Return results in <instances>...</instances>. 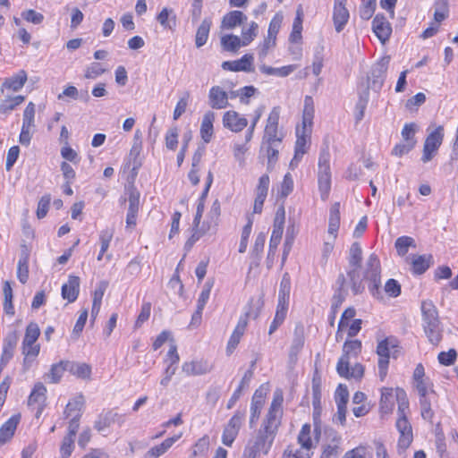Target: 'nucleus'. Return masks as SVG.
<instances>
[{"mask_svg": "<svg viewBox=\"0 0 458 458\" xmlns=\"http://www.w3.org/2000/svg\"><path fill=\"white\" fill-rule=\"evenodd\" d=\"M282 403V394H276L260 429L258 431L255 438L249 441L244 450L245 458H256L260 453H268L281 425L283 416Z\"/></svg>", "mask_w": 458, "mask_h": 458, "instance_id": "nucleus-1", "label": "nucleus"}, {"mask_svg": "<svg viewBox=\"0 0 458 458\" xmlns=\"http://www.w3.org/2000/svg\"><path fill=\"white\" fill-rule=\"evenodd\" d=\"M263 306V301L259 298L258 300L251 299L249 302L248 310L240 317L238 323L230 336L226 346V352L228 355L232 354L239 344L242 336L244 335L248 326L249 318L256 319L259 315V310Z\"/></svg>", "mask_w": 458, "mask_h": 458, "instance_id": "nucleus-2", "label": "nucleus"}, {"mask_svg": "<svg viewBox=\"0 0 458 458\" xmlns=\"http://www.w3.org/2000/svg\"><path fill=\"white\" fill-rule=\"evenodd\" d=\"M381 264L377 254L371 253L366 260L363 269V279L368 283L371 295L382 299L381 292Z\"/></svg>", "mask_w": 458, "mask_h": 458, "instance_id": "nucleus-3", "label": "nucleus"}, {"mask_svg": "<svg viewBox=\"0 0 458 458\" xmlns=\"http://www.w3.org/2000/svg\"><path fill=\"white\" fill-rule=\"evenodd\" d=\"M430 125L427 130L428 134L424 142L421 157L423 163L429 162L435 157L444 140V127L442 125H438L434 129Z\"/></svg>", "mask_w": 458, "mask_h": 458, "instance_id": "nucleus-4", "label": "nucleus"}, {"mask_svg": "<svg viewBox=\"0 0 458 458\" xmlns=\"http://www.w3.org/2000/svg\"><path fill=\"white\" fill-rule=\"evenodd\" d=\"M361 352V342L359 340L346 341L343 346V355L336 366L337 373L341 377L349 376V364L352 357H357Z\"/></svg>", "mask_w": 458, "mask_h": 458, "instance_id": "nucleus-5", "label": "nucleus"}, {"mask_svg": "<svg viewBox=\"0 0 458 458\" xmlns=\"http://www.w3.org/2000/svg\"><path fill=\"white\" fill-rule=\"evenodd\" d=\"M396 429L399 433L397 442V452L403 454L410 447L413 441V431L408 418H397L395 422Z\"/></svg>", "mask_w": 458, "mask_h": 458, "instance_id": "nucleus-6", "label": "nucleus"}, {"mask_svg": "<svg viewBox=\"0 0 458 458\" xmlns=\"http://www.w3.org/2000/svg\"><path fill=\"white\" fill-rule=\"evenodd\" d=\"M326 442L322 445V454L320 458H338L342 453L341 436L334 429H327L326 432Z\"/></svg>", "mask_w": 458, "mask_h": 458, "instance_id": "nucleus-7", "label": "nucleus"}, {"mask_svg": "<svg viewBox=\"0 0 458 458\" xmlns=\"http://www.w3.org/2000/svg\"><path fill=\"white\" fill-rule=\"evenodd\" d=\"M390 63V56L385 55L381 57L371 68L370 77L369 78L370 81V86L375 91H378L381 89L386 72L388 69V65Z\"/></svg>", "mask_w": 458, "mask_h": 458, "instance_id": "nucleus-8", "label": "nucleus"}, {"mask_svg": "<svg viewBox=\"0 0 458 458\" xmlns=\"http://www.w3.org/2000/svg\"><path fill=\"white\" fill-rule=\"evenodd\" d=\"M126 191L129 195V208L126 216V227L134 228L139 212L140 192L133 185L129 186Z\"/></svg>", "mask_w": 458, "mask_h": 458, "instance_id": "nucleus-9", "label": "nucleus"}, {"mask_svg": "<svg viewBox=\"0 0 458 458\" xmlns=\"http://www.w3.org/2000/svg\"><path fill=\"white\" fill-rule=\"evenodd\" d=\"M347 0H335L333 10V21L335 30L337 33L344 30L347 24L350 13L346 8Z\"/></svg>", "mask_w": 458, "mask_h": 458, "instance_id": "nucleus-10", "label": "nucleus"}, {"mask_svg": "<svg viewBox=\"0 0 458 458\" xmlns=\"http://www.w3.org/2000/svg\"><path fill=\"white\" fill-rule=\"evenodd\" d=\"M19 340L16 331H12L6 335L4 339L3 352L0 358V371L7 365L13 357L14 350Z\"/></svg>", "mask_w": 458, "mask_h": 458, "instance_id": "nucleus-11", "label": "nucleus"}, {"mask_svg": "<svg viewBox=\"0 0 458 458\" xmlns=\"http://www.w3.org/2000/svg\"><path fill=\"white\" fill-rule=\"evenodd\" d=\"M284 209L281 208L276 212V216L274 224V228L269 241V250L268 255L275 254L277 246L280 243L283 230H284Z\"/></svg>", "mask_w": 458, "mask_h": 458, "instance_id": "nucleus-12", "label": "nucleus"}, {"mask_svg": "<svg viewBox=\"0 0 458 458\" xmlns=\"http://www.w3.org/2000/svg\"><path fill=\"white\" fill-rule=\"evenodd\" d=\"M377 354L378 355V374L381 381H383L387 374L390 357V343L387 338L378 343Z\"/></svg>", "mask_w": 458, "mask_h": 458, "instance_id": "nucleus-13", "label": "nucleus"}, {"mask_svg": "<svg viewBox=\"0 0 458 458\" xmlns=\"http://www.w3.org/2000/svg\"><path fill=\"white\" fill-rule=\"evenodd\" d=\"M406 261L411 265V270L413 274L422 275L433 264V256L431 254H413L407 257Z\"/></svg>", "mask_w": 458, "mask_h": 458, "instance_id": "nucleus-14", "label": "nucleus"}, {"mask_svg": "<svg viewBox=\"0 0 458 458\" xmlns=\"http://www.w3.org/2000/svg\"><path fill=\"white\" fill-rule=\"evenodd\" d=\"M254 57L250 54L244 55L242 58L234 61H225L222 64V68L231 72H251L254 71L253 67Z\"/></svg>", "mask_w": 458, "mask_h": 458, "instance_id": "nucleus-15", "label": "nucleus"}, {"mask_svg": "<svg viewBox=\"0 0 458 458\" xmlns=\"http://www.w3.org/2000/svg\"><path fill=\"white\" fill-rule=\"evenodd\" d=\"M346 279L344 273H340L336 279L337 289L335 290L332 301H331V312L333 315V318L337 313L339 308L344 301L347 296V291L345 289Z\"/></svg>", "mask_w": 458, "mask_h": 458, "instance_id": "nucleus-16", "label": "nucleus"}, {"mask_svg": "<svg viewBox=\"0 0 458 458\" xmlns=\"http://www.w3.org/2000/svg\"><path fill=\"white\" fill-rule=\"evenodd\" d=\"M223 125L233 132H240L247 127L248 120L236 111L230 110L223 115Z\"/></svg>", "mask_w": 458, "mask_h": 458, "instance_id": "nucleus-17", "label": "nucleus"}, {"mask_svg": "<svg viewBox=\"0 0 458 458\" xmlns=\"http://www.w3.org/2000/svg\"><path fill=\"white\" fill-rule=\"evenodd\" d=\"M208 105L213 109H224L229 106L227 93L219 86H213L208 92Z\"/></svg>", "mask_w": 458, "mask_h": 458, "instance_id": "nucleus-18", "label": "nucleus"}, {"mask_svg": "<svg viewBox=\"0 0 458 458\" xmlns=\"http://www.w3.org/2000/svg\"><path fill=\"white\" fill-rule=\"evenodd\" d=\"M373 31L378 39L385 43L388 40L391 33L392 28L388 21L383 14H377L372 22Z\"/></svg>", "mask_w": 458, "mask_h": 458, "instance_id": "nucleus-19", "label": "nucleus"}, {"mask_svg": "<svg viewBox=\"0 0 458 458\" xmlns=\"http://www.w3.org/2000/svg\"><path fill=\"white\" fill-rule=\"evenodd\" d=\"M360 268L348 267L345 279L348 278L350 288L354 295L361 294L365 291L363 277L360 271Z\"/></svg>", "mask_w": 458, "mask_h": 458, "instance_id": "nucleus-20", "label": "nucleus"}, {"mask_svg": "<svg viewBox=\"0 0 458 458\" xmlns=\"http://www.w3.org/2000/svg\"><path fill=\"white\" fill-rule=\"evenodd\" d=\"M265 403V393H263L261 388H259L255 391L250 404V426L253 428L256 422L258 421L261 410L263 408Z\"/></svg>", "mask_w": 458, "mask_h": 458, "instance_id": "nucleus-21", "label": "nucleus"}, {"mask_svg": "<svg viewBox=\"0 0 458 458\" xmlns=\"http://www.w3.org/2000/svg\"><path fill=\"white\" fill-rule=\"evenodd\" d=\"M216 119V114L213 111H208L204 114L200 124V137L205 143H209L214 134L213 123Z\"/></svg>", "mask_w": 458, "mask_h": 458, "instance_id": "nucleus-22", "label": "nucleus"}, {"mask_svg": "<svg viewBox=\"0 0 458 458\" xmlns=\"http://www.w3.org/2000/svg\"><path fill=\"white\" fill-rule=\"evenodd\" d=\"M80 291V278L76 276H70L68 282L62 286V297L69 302L76 301Z\"/></svg>", "mask_w": 458, "mask_h": 458, "instance_id": "nucleus-23", "label": "nucleus"}, {"mask_svg": "<svg viewBox=\"0 0 458 458\" xmlns=\"http://www.w3.org/2000/svg\"><path fill=\"white\" fill-rule=\"evenodd\" d=\"M27 79L26 72L24 70H21L16 74L4 80L1 87V91L3 92L4 89L18 91L24 86Z\"/></svg>", "mask_w": 458, "mask_h": 458, "instance_id": "nucleus-24", "label": "nucleus"}, {"mask_svg": "<svg viewBox=\"0 0 458 458\" xmlns=\"http://www.w3.org/2000/svg\"><path fill=\"white\" fill-rule=\"evenodd\" d=\"M435 402H437V394L432 389H430L428 395L420 397V414L425 420H432L434 417V411L431 408V405Z\"/></svg>", "mask_w": 458, "mask_h": 458, "instance_id": "nucleus-25", "label": "nucleus"}, {"mask_svg": "<svg viewBox=\"0 0 458 458\" xmlns=\"http://www.w3.org/2000/svg\"><path fill=\"white\" fill-rule=\"evenodd\" d=\"M30 252L26 246H22L17 266V277L21 284H25L29 278Z\"/></svg>", "mask_w": 458, "mask_h": 458, "instance_id": "nucleus-26", "label": "nucleus"}, {"mask_svg": "<svg viewBox=\"0 0 458 458\" xmlns=\"http://www.w3.org/2000/svg\"><path fill=\"white\" fill-rule=\"evenodd\" d=\"M182 437V433L172 437L165 439L160 445L150 448L145 454L144 458H157L164 454L178 439Z\"/></svg>", "mask_w": 458, "mask_h": 458, "instance_id": "nucleus-27", "label": "nucleus"}, {"mask_svg": "<svg viewBox=\"0 0 458 458\" xmlns=\"http://www.w3.org/2000/svg\"><path fill=\"white\" fill-rule=\"evenodd\" d=\"M19 421L20 415H13L4 424H3L0 428V445L5 444L13 437Z\"/></svg>", "mask_w": 458, "mask_h": 458, "instance_id": "nucleus-28", "label": "nucleus"}, {"mask_svg": "<svg viewBox=\"0 0 458 458\" xmlns=\"http://www.w3.org/2000/svg\"><path fill=\"white\" fill-rule=\"evenodd\" d=\"M66 370L79 378H89L91 368L87 363L66 360Z\"/></svg>", "mask_w": 458, "mask_h": 458, "instance_id": "nucleus-29", "label": "nucleus"}, {"mask_svg": "<svg viewBox=\"0 0 458 458\" xmlns=\"http://www.w3.org/2000/svg\"><path fill=\"white\" fill-rule=\"evenodd\" d=\"M84 398L82 394L74 397L70 401L64 409V415L65 418H81L82 415V409L84 406Z\"/></svg>", "mask_w": 458, "mask_h": 458, "instance_id": "nucleus-30", "label": "nucleus"}, {"mask_svg": "<svg viewBox=\"0 0 458 458\" xmlns=\"http://www.w3.org/2000/svg\"><path fill=\"white\" fill-rule=\"evenodd\" d=\"M182 370L187 376L204 375L210 371L207 363L202 361H187L182 366Z\"/></svg>", "mask_w": 458, "mask_h": 458, "instance_id": "nucleus-31", "label": "nucleus"}, {"mask_svg": "<svg viewBox=\"0 0 458 458\" xmlns=\"http://www.w3.org/2000/svg\"><path fill=\"white\" fill-rule=\"evenodd\" d=\"M340 226V203L335 202L330 208L328 219V233L336 238V233Z\"/></svg>", "mask_w": 458, "mask_h": 458, "instance_id": "nucleus-32", "label": "nucleus"}, {"mask_svg": "<svg viewBox=\"0 0 458 458\" xmlns=\"http://www.w3.org/2000/svg\"><path fill=\"white\" fill-rule=\"evenodd\" d=\"M247 20V16L241 11H232L224 16L222 26L225 29L231 30L237 25L242 24Z\"/></svg>", "mask_w": 458, "mask_h": 458, "instance_id": "nucleus-33", "label": "nucleus"}, {"mask_svg": "<svg viewBox=\"0 0 458 458\" xmlns=\"http://www.w3.org/2000/svg\"><path fill=\"white\" fill-rule=\"evenodd\" d=\"M64 371L66 370V360H61L58 363L53 364L48 373L44 377L45 380H48L49 383L57 384Z\"/></svg>", "mask_w": 458, "mask_h": 458, "instance_id": "nucleus-34", "label": "nucleus"}, {"mask_svg": "<svg viewBox=\"0 0 458 458\" xmlns=\"http://www.w3.org/2000/svg\"><path fill=\"white\" fill-rule=\"evenodd\" d=\"M46 386L40 382L37 383L29 396V406L44 404L46 401Z\"/></svg>", "mask_w": 458, "mask_h": 458, "instance_id": "nucleus-35", "label": "nucleus"}, {"mask_svg": "<svg viewBox=\"0 0 458 458\" xmlns=\"http://www.w3.org/2000/svg\"><path fill=\"white\" fill-rule=\"evenodd\" d=\"M362 261V250L359 242L352 244L348 255V267L360 268Z\"/></svg>", "mask_w": 458, "mask_h": 458, "instance_id": "nucleus-36", "label": "nucleus"}, {"mask_svg": "<svg viewBox=\"0 0 458 458\" xmlns=\"http://www.w3.org/2000/svg\"><path fill=\"white\" fill-rule=\"evenodd\" d=\"M210 27L211 21L209 19H204L196 32L195 44L197 47H200L207 43Z\"/></svg>", "mask_w": 458, "mask_h": 458, "instance_id": "nucleus-37", "label": "nucleus"}, {"mask_svg": "<svg viewBox=\"0 0 458 458\" xmlns=\"http://www.w3.org/2000/svg\"><path fill=\"white\" fill-rule=\"evenodd\" d=\"M291 291V281L287 274H284L280 283V289L278 292V304L287 306L289 303Z\"/></svg>", "mask_w": 458, "mask_h": 458, "instance_id": "nucleus-38", "label": "nucleus"}, {"mask_svg": "<svg viewBox=\"0 0 458 458\" xmlns=\"http://www.w3.org/2000/svg\"><path fill=\"white\" fill-rule=\"evenodd\" d=\"M421 311H422L424 325L439 321L437 310L432 302L422 301Z\"/></svg>", "mask_w": 458, "mask_h": 458, "instance_id": "nucleus-39", "label": "nucleus"}, {"mask_svg": "<svg viewBox=\"0 0 458 458\" xmlns=\"http://www.w3.org/2000/svg\"><path fill=\"white\" fill-rule=\"evenodd\" d=\"M425 334L432 344H438L442 339L439 321L424 325Z\"/></svg>", "mask_w": 458, "mask_h": 458, "instance_id": "nucleus-40", "label": "nucleus"}, {"mask_svg": "<svg viewBox=\"0 0 458 458\" xmlns=\"http://www.w3.org/2000/svg\"><path fill=\"white\" fill-rule=\"evenodd\" d=\"M259 69L262 73H265L267 75H276L278 77H286L296 69V66L291 64V65H286V66H283L280 68H274V67L267 66L264 64V65H261Z\"/></svg>", "mask_w": 458, "mask_h": 458, "instance_id": "nucleus-41", "label": "nucleus"}, {"mask_svg": "<svg viewBox=\"0 0 458 458\" xmlns=\"http://www.w3.org/2000/svg\"><path fill=\"white\" fill-rule=\"evenodd\" d=\"M221 45L224 50L235 53L242 46V39L235 35H225L221 38Z\"/></svg>", "mask_w": 458, "mask_h": 458, "instance_id": "nucleus-42", "label": "nucleus"}, {"mask_svg": "<svg viewBox=\"0 0 458 458\" xmlns=\"http://www.w3.org/2000/svg\"><path fill=\"white\" fill-rule=\"evenodd\" d=\"M318 175H331L330 153L327 149H322L318 157Z\"/></svg>", "mask_w": 458, "mask_h": 458, "instance_id": "nucleus-43", "label": "nucleus"}, {"mask_svg": "<svg viewBox=\"0 0 458 458\" xmlns=\"http://www.w3.org/2000/svg\"><path fill=\"white\" fill-rule=\"evenodd\" d=\"M4 296V310L6 314L13 316L14 314V307L13 304V289L8 281H5L3 287Z\"/></svg>", "mask_w": 458, "mask_h": 458, "instance_id": "nucleus-44", "label": "nucleus"}, {"mask_svg": "<svg viewBox=\"0 0 458 458\" xmlns=\"http://www.w3.org/2000/svg\"><path fill=\"white\" fill-rule=\"evenodd\" d=\"M418 131V125L415 123H405L402 130L403 141L411 144L413 147L417 144L415 133Z\"/></svg>", "mask_w": 458, "mask_h": 458, "instance_id": "nucleus-45", "label": "nucleus"}, {"mask_svg": "<svg viewBox=\"0 0 458 458\" xmlns=\"http://www.w3.org/2000/svg\"><path fill=\"white\" fill-rule=\"evenodd\" d=\"M398 255L403 257L407 254L409 247H416L415 241L410 236H401L394 243Z\"/></svg>", "mask_w": 458, "mask_h": 458, "instance_id": "nucleus-46", "label": "nucleus"}, {"mask_svg": "<svg viewBox=\"0 0 458 458\" xmlns=\"http://www.w3.org/2000/svg\"><path fill=\"white\" fill-rule=\"evenodd\" d=\"M115 417H117V413H113L112 411L101 413L96 420L94 428L101 432L114 422Z\"/></svg>", "mask_w": 458, "mask_h": 458, "instance_id": "nucleus-47", "label": "nucleus"}, {"mask_svg": "<svg viewBox=\"0 0 458 458\" xmlns=\"http://www.w3.org/2000/svg\"><path fill=\"white\" fill-rule=\"evenodd\" d=\"M288 307L277 304L276 316L272 321L268 334L272 335L284 321Z\"/></svg>", "mask_w": 458, "mask_h": 458, "instance_id": "nucleus-48", "label": "nucleus"}, {"mask_svg": "<svg viewBox=\"0 0 458 458\" xmlns=\"http://www.w3.org/2000/svg\"><path fill=\"white\" fill-rule=\"evenodd\" d=\"M23 96L9 97L0 103V113L6 114L13 110L24 101Z\"/></svg>", "mask_w": 458, "mask_h": 458, "instance_id": "nucleus-49", "label": "nucleus"}, {"mask_svg": "<svg viewBox=\"0 0 458 458\" xmlns=\"http://www.w3.org/2000/svg\"><path fill=\"white\" fill-rule=\"evenodd\" d=\"M209 446V438L208 436H204L199 438L192 447V454L206 458Z\"/></svg>", "mask_w": 458, "mask_h": 458, "instance_id": "nucleus-50", "label": "nucleus"}, {"mask_svg": "<svg viewBox=\"0 0 458 458\" xmlns=\"http://www.w3.org/2000/svg\"><path fill=\"white\" fill-rule=\"evenodd\" d=\"M39 334L40 331L38 326L36 323H30L26 328L22 345H30V344H35L39 336Z\"/></svg>", "mask_w": 458, "mask_h": 458, "instance_id": "nucleus-51", "label": "nucleus"}, {"mask_svg": "<svg viewBox=\"0 0 458 458\" xmlns=\"http://www.w3.org/2000/svg\"><path fill=\"white\" fill-rule=\"evenodd\" d=\"M298 443L303 449H310L312 447V440L310 437V425L304 424L298 436Z\"/></svg>", "mask_w": 458, "mask_h": 458, "instance_id": "nucleus-52", "label": "nucleus"}, {"mask_svg": "<svg viewBox=\"0 0 458 458\" xmlns=\"http://www.w3.org/2000/svg\"><path fill=\"white\" fill-rule=\"evenodd\" d=\"M310 130H308L307 128H302V131L301 132L300 131V130L297 128L296 129V136H297V140H296V142H295V149L296 150H299V152H304L306 153L307 152V144H308V139L310 137Z\"/></svg>", "mask_w": 458, "mask_h": 458, "instance_id": "nucleus-53", "label": "nucleus"}, {"mask_svg": "<svg viewBox=\"0 0 458 458\" xmlns=\"http://www.w3.org/2000/svg\"><path fill=\"white\" fill-rule=\"evenodd\" d=\"M283 136L278 135V127H265L263 144H280Z\"/></svg>", "mask_w": 458, "mask_h": 458, "instance_id": "nucleus-54", "label": "nucleus"}, {"mask_svg": "<svg viewBox=\"0 0 458 458\" xmlns=\"http://www.w3.org/2000/svg\"><path fill=\"white\" fill-rule=\"evenodd\" d=\"M213 285H214L213 280H208L204 284L202 291L198 299L197 307H199V310H204V307L209 299L210 292H211Z\"/></svg>", "mask_w": 458, "mask_h": 458, "instance_id": "nucleus-55", "label": "nucleus"}, {"mask_svg": "<svg viewBox=\"0 0 458 458\" xmlns=\"http://www.w3.org/2000/svg\"><path fill=\"white\" fill-rule=\"evenodd\" d=\"M318 189L322 199H327L331 189V175H318Z\"/></svg>", "mask_w": 458, "mask_h": 458, "instance_id": "nucleus-56", "label": "nucleus"}, {"mask_svg": "<svg viewBox=\"0 0 458 458\" xmlns=\"http://www.w3.org/2000/svg\"><path fill=\"white\" fill-rule=\"evenodd\" d=\"M75 437L65 436L60 446V454L62 458H69L74 449Z\"/></svg>", "mask_w": 458, "mask_h": 458, "instance_id": "nucleus-57", "label": "nucleus"}, {"mask_svg": "<svg viewBox=\"0 0 458 458\" xmlns=\"http://www.w3.org/2000/svg\"><path fill=\"white\" fill-rule=\"evenodd\" d=\"M376 9V0H368L364 1L363 4L360 7V17L362 20L368 21L369 20Z\"/></svg>", "mask_w": 458, "mask_h": 458, "instance_id": "nucleus-58", "label": "nucleus"}, {"mask_svg": "<svg viewBox=\"0 0 458 458\" xmlns=\"http://www.w3.org/2000/svg\"><path fill=\"white\" fill-rule=\"evenodd\" d=\"M35 105L30 102L23 112L22 127H34Z\"/></svg>", "mask_w": 458, "mask_h": 458, "instance_id": "nucleus-59", "label": "nucleus"}, {"mask_svg": "<svg viewBox=\"0 0 458 458\" xmlns=\"http://www.w3.org/2000/svg\"><path fill=\"white\" fill-rule=\"evenodd\" d=\"M269 176L267 174H263L259 179V183L256 187V197L266 199L267 196L268 187H269Z\"/></svg>", "mask_w": 458, "mask_h": 458, "instance_id": "nucleus-60", "label": "nucleus"}, {"mask_svg": "<svg viewBox=\"0 0 458 458\" xmlns=\"http://www.w3.org/2000/svg\"><path fill=\"white\" fill-rule=\"evenodd\" d=\"M106 72V69L99 63H92L87 67L84 77L89 80H95Z\"/></svg>", "mask_w": 458, "mask_h": 458, "instance_id": "nucleus-61", "label": "nucleus"}, {"mask_svg": "<svg viewBox=\"0 0 458 458\" xmlns=\"http://www.w3.org/2000/svg\"><path fill=\"white\" fill-rule=\"evenodd\" d=\"M384 290L389 297L395 298L401 294V284L395 279H388L385 284Z\"/></svg>", "mask_w": 458, "mask_h": 458, "instance_id": "nucleus-62", "label": "nucleus"}, {"mask_svg": "<svg viewBox=\"0 0 458 458\" xmlns=\"http://www.w3.org/2000/svg\"><path fill=\"white\" fill-rule=\"evenodd\" d=\"M245 418V412L237 411L234 415L230 419L227 425L225 426L231 430H234L236 433H239L242 421Z\"/></svg>", "mask_w": 458, "mask_h": 458, "instance_id": "nucleus-63", "label": "nucleus"}, {"mask_svg": "<svg viewBox=\"0 0 458 458\" xmlns=\"http://www.w3.org/2000/svg\"><path fill=\"white\" fill-rule=\"evenodd\" d=\"M393 389L384 387L381 391L380 407L385 411L392 408L393 403Z\"/></svg>", "mask_w": 458, "mask_h": 458, "instance_id": "nucleus-64", "label": "nucleus"}]
</instances>
